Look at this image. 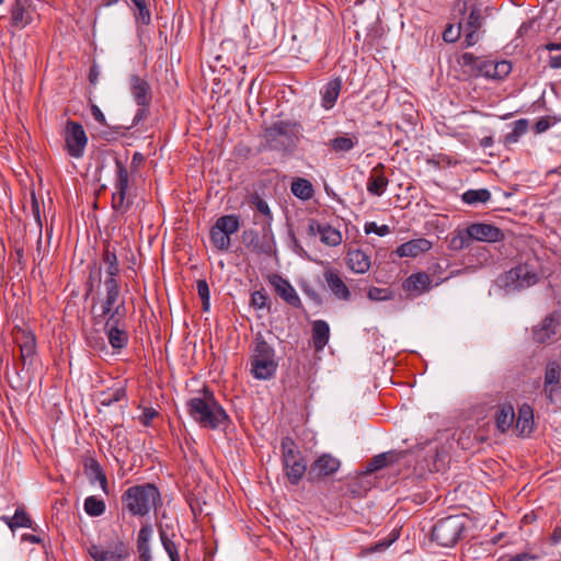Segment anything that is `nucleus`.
<instances>
[{
  "mask_svg": "<svg viewBox=\"0 0 561 561\" xmlns=\"http://www.w3.org/2000/svg\"><path fill=\"white\" fill-rule=\"evenodd\" d=\"M323 224H320L317 219L310 218L308 220L307 233L309 237H316L320 233Z\"/></svg>",
  "mask_w": 561,
  "mask_h": 561,
  "instance_id": "nucleus-61",
  "label": "nucleus"
},
{
  "mask_svg": "<svg viewBox=\"0 0 561 561\" xmlns=\"http://www.w3.org/2000/svg\"><path fill=\"white\" fill-rule=\"evenodd\" d=\"M290 191L294 196L308 201L313 196V187L310 181L297 178L291 182Z\"/></svg>",
  "mask_w": 561,
  "mask_h": 561,
  "instance_id": "nucleus-41",
  "label": "nucleus"
},
{
  "mask_svg": "<svg viewBox=\"0 0 561 561\" xmlns=\"http://www.w3.org/2000/svg\"><path fill=\"white\" fill-rule=\"evenodd\" d=\"M10 30L12 33L21 31L33 23L35 7L32 0H14L9 9Z\"/></svg>",
  "mask_w": 561,
  "mask_h": 561,
  "instance_id": "nucleus-16",
  "label": "nucleus"
},
{
  "mask_svg": "<svg viewBox=\"0 0 561 561\" xmlns=\"http://www.w3.org/2000/svg\"><path fill=\"white\" fill-rule=\"evenodd\" d=\"M130 91L138 106H149L152 95L147 80L138 75H131L129 78Z\"/></svg>",
  "mask_w": 561,
  "mask_h": 561,
  "instance_id": "nucleus-27",
  "label": "nucleus"
},
{
  "mask_svg": "<svg viewBox=\"0 0 561 561\" xmlns=\"http://www.w3.org/2000/svg\"><path fill=\"white\" fill-rule=\"evenodd\" d=\"M270 283L274 287L276 294L288 305L295 308H301V300L294 286L283 276L273 274Z\"/></svg>",
  "mask_w": 561,
  "mask_h": 561,
  "instance_id": "nucleus-20",
  "label": "nucleus"
},
{
  "mask_svg": "<svg viewBox=\"0 0 561 561\" xmlns=\"http://www.w3.org/2000/svg\"><path fill=\"white\" fill-rule=\"evenodd\" d=\"M462 33L465 34V26H462V23L459 20L457 24H448L445 27L443 32V39L446 43H456Z\"/></svg>",
  "mask_w": 561,
  "mask_h": 561,
  "instance_id": "nucleus-50",
  "label": "nucleus"
},
{
  "mask_svg": "<svg viewBox=\"0 0 561 561\" xmlns=\"http://www.w3.org/2000/svg\"><path fill=\"white\" fill-rule=\"evenodd\" d=\"M399 538V531L392 530L387 538L380 540L379 542L370 546L368 548L369 552H381L385 551L388 547H390L397 539Z\"/></svg>",
  "mask_w": 561,
  "mask_h": 561,
  "instance_id": "nucleus-52",
  "label": "nucleus"
},
{
  "mask_svg": "<svg viewBox=\"0 0 561 561\" xmlns=\"http://www.w3.org/2000/svg\"><path fill=\"white\" fill-rule=\"evenodd\" d=\"M102 262L105 265L106 276L104 279L119 280V264L116 255V250L107 244L102 253Z\"/></svg>",
  "mask_w": 561,
  "mask_h": 561,
  "instance_id": "nucleus-33",
  "label": "nucleus"
},
{
  "mask_svg": "<svg viewBox=\"0 0 561 561\" xmlns=\"http://www.w3.org/2000/svg\"><path fill=\"white\" fill-rule=\"evenodd\" d=\"M186 412L202 428L226 431L230 417L216 399L214 392L204 387L199 396L190 398L185 403Z\"/></svg>",
  "mask_w": 561,
  "mask_h": 561,
  "instance_id": "nucleus-1",
  "label": "nucleus"
},
{
  "mask_svg": "<svg viewBox=\"0 0 561 561\" xmlns=\"http://www.w3.org/2000/svg\"><path fill=\"white\" fill-rule=\"evenodd\" d=\"M196 290H197V294L199 296V298L202 299V302H203V309L206 311L209 309V299H210V294H209V286H208V283L206 279H198L197 283H196Z\"/></svg>",
  "mask_w": 561,
  "mask_h": 561,
  "instance_id": "nucleus-53",
  "label": "nucleus"
},
{
  "mask_svg": "<svg viewBox=\"0 0 561 561\" xmlns=\"http://www.w3.org/2000/svg\"><path fill=\"white\" fill-rule=\"evenodd\" d=\"M540 280L536 261L520 263L500 276V286L506 294L522 291L535 286Z\"/></svg>",
  "mask_w": 561,
  "mask_h": 561,
  "instance_id": "nucleus-4",
  "label": "nucleus"
},
{
  "mask_svg": "<svg viewBox=\"0 0 561 561\" xmlns=\"http://www.w3.org/2000/svg\"><path fill=\"white\" fill-rule=\"evenodd\" d=\"M515 417L514 408L512 404H502L495 415L496 428L501 433H505L512 426Z\"/></svg>",
  "mask_w": 561,
  "mask_h": 561,
  "instance_id": "nucleus-37",
  "label": "nucleus"
},
{
  "mask_svg": "<svg viewBox=\"0 0 561 561\" xmlns=\"http://www.w3.org/2000/svg\"><path fill=\"white\" fill-rule=\"evenodd\" d=\"M290 238H291V241H293V250H294V252L296 254H298L302 259H309V255H308L307 251L300 244V242L298 241L296 236L294 233H290Z\"/></svg>",
  "mask_w": 561,
  "mask_h": 561,
  "instance_id": "nucleus-62",
  "label": "nucleus"
},
{
  "mask_svg": "<svg viewBox=\"0 0 561 561\" xmlns=\"http://www.w3.org/2000/svg\"><path fill=\"white\" fill-rule=\"evenodd\" d=\"M561 121L559 116H542L534 125V131L536 134H542L547 131L551 126H554Z\"/></svg>",
  "mask_w": 561,
  "mask_h": 561,
  "instance_id": "nucleus-51",
  "label": "nucleus"
},
{
  "mask_svg": "<svg viewBox=\"0 0 561 561\" xmlns=\"http://www.w3.org/2000/svg\"><path fill=\"white\" fill-rule=\"evenodd\" d=\"M343 87V81L340 77L333 78L328 81L320 90L321 107L325 111L333 108L340 96Z\"/></svg>",
  "mask_w": 561,
  "mask_h": 561,
  "instance_id": "nucleus-28",
  "label": "nucleus"
},
{
  "mask_svg": "<svg viewBox=\"0 0 561 561\" xmlns=\"http://www.w3.org/2000/svg\"><path fill=\"white\" fill-rule=\"evenodd\" d=\"M84 512L91 517H99L104 514L106 504L102 499L90 495L84 500Z\"/></svg>",
  "mask_w": 561,
  "mask_h": 561,
  "instance_id": "nucleus-46",
  "label": "nucleus"
},
{
  "mask_svg": "<svg viewBox=\"0 0 561 561\" xmlns=\"http://www.w3.org/2000/svg\"><path fill=\"white\" fill-rule=\"evenodd\" d=\"M121 500L122 512L131 517H145L152 508L162 505L159 489L156 484L149 482L127 488Z\"/></svg>",
  "mask_w": 561,
  "mask_h": 561,
  "instance_id": "nucleus-3",
  "label": "nucleus"
},
{
  "mask_svg": "<svg viewBox=\"0 0 561 561\" xmlns=\"http://www.w3.org/2000/svg\"><path fill=\"white\" fill-rule=\"evenodd\" d=\"M267 296L262 290H256L251 295V306L256 309H263L266 307Z\"/></svg>",
  "mask_w": 561,
  "mask_h": 561,
  "instance_id": "nucleus-58",
  "label": "nucleus"
},
{
  "mask_svg": "<svg viewBox=\"0 0 561 561\" xmlns=\"http://www.w3.org/2000/svg\"><path fill=\"white\" fill-rule=\"evenodd\" d=\"M31 211H32V215L36 221V225H37V227L39 229V233H41L42 227H43V222H42V218H41V208H39L38 199L34 192L31 193Z\"/></svg>",
  "mask_w": 561,
  "mask_h": 561,
  "instance_id": "nucleus-57",
  "label": "nucleus"
},
{
  "mask_svg": "<svg viewBox=\"0 0 561 561\" xmlns=\"http://www.w3.org/2000/svg\"><path fill=\"white\" fill-rule=\"evenodd\" d=\"M88 145V136L83 126L73 121H67L65 127V148L72 158L83 157Z\"/></svg>",
  "mask_w": 561,
  "mask_h": 561,
  "instance_id": "nucleus-14",
  "label": "nucleus"
},
{
  "mask_svg": "<svg viewBox=\"0 0 561 561\" xmlns=\"http://www.w3.org/2000/svg\"><path fill=\"white\" fill-rule=\"evenodd\" d=\"M364 231L366 234L376 233L383 237L390 233V228L388 225L378 226L375 221H368L364 226Z\"/></svg>",
  "mask_w": 561,
  "mask_h": 561,
  "instance_id": "nucleus-55",
  "label": "nucleus"
},
{
  "mask_svg": "<svg viewBox=\"0 0 561 561\" xmlns=\"http://www.w3.org/2000/svg\"><path fill=\"white\" fill-rule=\"evenodd\" d=\"M402 288L410 296L419 297L432 289V280L425 272H416L405 278Z\"/></svg>",
  "mask_w": 561,
  "mask_h": 561,
  "instance_id": "nucleus-23",
  "label": "nucleus"
},
{
  "mask_svg": "<svg viewBox=\"0 0 561 561\" xmlns=\"http://www.w3.org/2000/svg\"><path fill=\"white\" fill-rule=\"evenodd\" d=\"M311 336L313 346L317 351H321L329 343L330 327L324 320H314L311 328Z\"/></svg>",
  "mask_w": 561,
  "mask_h": 561,
  "instance_id": "nucleus-35",
  "label": "nucleus"
},
{
  "mask_svg": "<svg viewBox=\"0 0 561 561\" xmlns=\"http://www.w3.org/2000/svg\"><path fill=\"white\" fill-rule=\"evenodd\" d=\"M111 347L119 352L125 348L129 341V334L127 329H110L104 330Z\"/></svg>",
  "mask_w": 561,
  "mask_h": 561,
  "instance_id": "nucleus-40",
  "label": "nucleus"
},
{
  "mask_svg": "<svg viewBox=\"0 0 561 561\" xmlns=\"http://www.w3.org/2000/svg\"><path fill=\"white\" fill-rule=\"evenodd\" d=\"M242 239L245 245L255 254L271 256L274 248L273 234L268 236L265 231L263 237L254 229H247L242 232Z\"/></svg>",
  "mask_w": 561,
  "mask_h": 561,
  "instance_id": "nucleus-18",
  "label": "nucleus"
},
{
  "mask_svg": "<svg viewBox=\"0 0 561 561\" xmlns=\"http://www.w3.org/2000/svg\"><path fill=\"white\" fill-rule=\"evenodd\" d=\"M543 390L550 402H553L554 393L561 390V366L557 360H551L546 365Z\"/></svg>",
  "mask_w": 561,
  "mask_h": 561,
  "instance_id": "nucleus-21",
  "label": "nucleus"
},
{
  "mask_svg": "<svg viewBox=\"0 0 561 561\" xmlns=\"http://www.w3.org/2000/svg\"><path fill=\"white\" fill-rule=\"evenodd\" d=\"M468 232L469 227L465 229H456L448 240V248L451 251L468 249L472 243V238Z\"/></svg>",
  "mask_w": 561,
  "mask_h": 561,
  "instance_id": "nucleus-39",
  "label": "nucleus"
},
{
  "mask_svg": "<svg viewBox=\"0 0 561 561\" xmlns=\"http://www.w3.org/2000/svg\"><path fill=\"white\" fill-rule=\"evenodd\" d=\"M158 415V412L153 408H145L140 415V422L145 426H149L152 420Z\"/></svg>",
  "mask_w": 561,
  "mask_h": 561,
  "instance_id": "nucleus-59",
  "label": "nucleus"
},
{
  "mask_svg": "<svg viewBox=\"0 0 561 561\" xmlns=\"http://www.w3.org/2000/svg\"><path fill=\"white\" fill-rule=\"evenodd\" d=\"M283 470L289 483L297 485L305 474L308 476L305 457L293 438L286 436L280 442Z\"/></svg>",
  "mask_w": 561,
  "mask_h": 561,
  "instance_id": "nucleus-9",
  "label": "nucleus"
},
{
  "mask_svg": "<svg viewBox=\"0 0 561 561\" xmlns=\"http://www.w3.org/2000/svg\"><path fill=\"white\" fill-rule=\"evenodd\" d=\"M461 198L463 203L469 205L486 203L491 198V193L486 188L468 190L462 194Z\"/></svg>",
  "mask_w": 561,
  "mask_h": 561,
  "instance_id": "nucleus-48",
  "label": "nucleus"
},
{
  "mask_svg": "<svg viewBox=\"0 0 561 561\" xmlns=\"http://www.w3.org/2000/svg\"><path fill=\"white\" fill-rule=\"evenodd\" d=\"M466 515H450L436 522L432 529V540L442 547H454L467 529Z\"/></svg>",
  "mask_w": 561,
  "mask_h": 561,
  "instance_id": "nucleus-8",
  "label": "nucleus"
},
{
  "mask_svg": "<svg viewBox=\"0 0 561 561\" xmlns=\"http://www.w3.org/2000/svg\"><path fill=\"white\" fill-rule=\"evenodd\" d=\"M319 236L321 242L328 247H337L343 241L341 231L328 224L322 225Z\"/></svg>",
  "mask_w": 561,
  "mask_h": 561,
  "instance_id": "nucleus-43",
  "label": "nucleus"
},
{
  "mask_svg": "<svg viewBox=\"0 0 561 561\" xmlns=\"http://www.w3.org/2000/svg\"><path fill=\"white\" fill-rule=\"evenodd\" d=\"M241 219L239 215L230 214L218 217L209 230L211 245L220 252L229 251L231 236L239 231Z\"/></svg>",
  "mask_w": 561,
  "mask_h": 561,
  "instance_id": "nucleus-10",
  "label": "nucleus"
},
{
  "mask_svg": "<svg viewBox=\"0 0 561 561\" xmlns=\"http://www.w3.org/2000/svg\"><path fill=\"white\" fill-rule=\"evenodd\" d=\"M560 327V312L554 311L547 314L538 324L531 328L533 341L537 344H550L557 341Z\"/></svg>",
  "mask_w": 561,
  "mask_h": 561,
  "instance_id": "nucleus-15",
  "label": "nucleus"
},
{
  "mask_svg": "<svg viewBox=\"0 0 561 561\" xmlns=\"http://www.w3.org/2000/svg\"><path fill=\"white\" fill-rule=\"evenodd\" d=\"M455 10L461 15L465 26V47L474 46L484 34L488 21L493 18L496 8L492 0H457Z\"/></svg>",
  "mask_w": 561,
  "mask_h": 561,
  "instance_id": "nucleus-2",
  "label": "nucleus"
},
{
  "mask_svg": "<svg viewBox=\"0 0 561 561\" xmlns=\"http://www.w3.org/2000/svg\"><path fill=\"white\" fill-rule=\"evenodd\" d=\"M103 287L104 293L100 294L99 297L93 298L92 310L96 304L100 305V313L102 314H107L110 311L115 310V308L118 310L126 309L125 298L122 296L119 280L113 279L112 282L110 279H104Z\"/></svg>",
  "mask_w": 561,
  "mask_h": 561,
  "instance_id": "nucleus-13",
  "label": "nucleus"
},
{
  "mask_svg": "<svg viewBox=\"0 0 561 561\" xmlns=\"http://www.w3.org/2000/svg\"><path fill=\"white\" fill-rule=\"evenodd\" d=\"M538 559V556L531 554L528 552H522L514 557H512L508 561H535Z\"/></svg>",
  "mask_w": 561,
  "mask_h": 561,
  "instance_id": "nucleus-64",
  "label": "nucleus"
},
{
  "mask_svg": "<svg viewBox=\"0 0 561 561\" xmlns=\"http://www.w3.org/2000/svg\"><path fill=\"white\" fill-rule=\"evenodd\" d=\"M389 184L388 178L385 175V165L378 163L370 171L367 180L366 188L367 192L373 196H381Z\"/></svg>",
  "mask_w": 561,
  "mask_h": 561,
  "instance_id": "nucleus-26",
  "label": "nucleus"
},
{
  "mask_svg": "<svg viewBox=\"0 0 561 561\" xmlns=\"http://www.w3.org/2000/svg\"><path fill=\"white\" fill-rule=\"evenodd\" d=\"M15 342L20 347L21 356L24 362L35 355L36 339L32 332L20 330L15 335Z\"/></svg>",
  "mask_w": 561,
  "mask_h": 561,
  "instance_id": "nucleus-34",
  "label": "nucleus"
},
{
  "mask_svg": "<svg viewBox=\"0 0 561 561\" xmlns=\"http://www.w3.org/2000/svg\"><path fill=\"white\" fill-rule=\"evenodd\" d=\"M91 113H92L93 118L99 124H101L102 126H105V127H110L103 112L96 104H91Z\"/></svg>",
  "mask_w": 561,
  "mask_h": 561,
  "instance_id": "nucleus-60",
  "label": "nucleus"
},
{
  "mask_svg": "<svg viewBox=\"0 0 561 561\" xmlns=\"http://www.w3.org/2000/svg\"><path fill=\"white\" fill-rule=\"evenodd\" d=\"M251 204L260 214H262L265 217L264 226H266L268 228V231L271 232L273 215L267 203L259 194H254L251 197Z\"/></svg>",
  "mask_w": 561,
  "mask_h": 561,
  "instance_id": "nucleus-49",
  "label": "nucleus"
},
{
  "mask_svg": "<svg viewBox=\"0 0 561 561\" xmlns=\"http://www.w3.org/2000/svg\"><path fill=\"white\" fill-rule=\"evenodd\" d=\"M304 293L308 298H310L312 301H314L317 305L322 304V298L318 291H316L311 286L305 285L302 287Z\"/></svg>",
  "mask_w": 561,
  "mask_h": 561,
  "instance_id": "nucleus-63",
  "label": "nucleus"
},
{
  "mask_svg": "<svg viewBox=\"0 0 561 561\" xmlns=\"http://www.w3.org/2000/svg\"><path fill=\"white\" fill-rule=\"evenodd\" d=\"M469 227V234L472 238V241H481V242H489V243H495L500 242L504 239L503 231L491 224H484V222H474L468 226Z\"/></svg>",
  "mask_w": 561,
  "mask_h": 561,
  "instance_id": "nucleus-19",
  "label": "nucleus"
},
{
  "mask_svg": "<svg viewBox=\"0 0 561 561\" xmlns=\"http://www.w3.org/2000/svg\"><path fill=\"white\" fill-rule=\"evenodd\" d=\"M152 526L149 524L142 525L139 529L137 537V550L140 561H150V539L152 537Z\"/></svg>",
  "mask_w": 561,
  "mask_h": 561,
  "instance_id": "nucleus-36",
  "label": "nucleus"
},
{
  "mask_svg": "<svg viewBox=\"0 0 561 561\" xmlns=\"http://www.w3.org/2000/svg\"><path fill=\"white\" fill-rule=\"evenodd\" d=\"M126 388L121 386L107 391H103L100 396V403L103 407H110L113 403L119 402L126 399Z\"/></svg>",
  "mask_w": 561,
  "mask_h": 561,
  "instance_id": "nucleus-45",
  "label": "nucleus"
},
{
  "mask_svg": "<svg viewBox=\"0 0 561 561\" xmlns=\"http://www.w3.org/2000/svg\"><path fill=\"white\" fill-rule=\"evenodd\" d=\"M161 545L168 553L170 561H181L179 547L175 542L176 531L172 523L160 524L158 526Z\"/></svg>",
  "mask_w": 561,
  "mask_h": 561,
  "instance_id": "nucleus-22",
  "label": "nucleus"
},
{
  "mask_svg": "<svg viewBox=\"0 0 561 561\" xmlns=\"http://www.w3.org/2000/svg\"><path fill=\"white\" fill-rule=\"evenodd\" d=\"M137 12L135 13V21L137 25H149L151 22V13L147 7V3H144L136 8Z\"/></svg>",
  "mask_w": 561,
  "mask_h": 561,
  "instance_id": "nucleus-54",
  "label": "nucleus"
},
{
  "mask_svg": "<svg viewBox=\"0 0 561 561\" xmlns=\"http://www.w3.org/2000/svg\"><path fill=\"white\" fill-rule=\"evenodd\" d=\"M323 276L329 289L337 299L345 301L351 299V290L337 270L329 268L324 272Z\"/></svg>",
  "mask_w": 561,
  "mask_h": 561,
  "instance_id": "nucleus-25",
  "label": "nucleus"
},
{
  "mask_svg": "<svg viewBox=\"0 0 561 561\" xmlns=\"http://www.w3.org/2000/svg\"><path fill=\"white\" fill-rule=\"evenodd\" d=\"M528 130V121L520 118L514 122L513 130L504 136L503 142L505 146L516 144L519 138Z\"/></svg>",
  "mask_w": 561,
  "mask_h": 561,
  "instance_id": "nucleus-44",
  "label": "nucleus"
},
{
  "mask_svg": "<svg viewBox=\"0 0 561 561\" xmlns=\"http://www.w3.org/2000/svg\"><path fill=\"white\" fill-rule=\"evenodd\" d=\"M357 142L358 140L355 136H339L331 139L329 146L334 152H348L357 145Z\"/></svg>",
  "mask_w": 561,
  "mask_h": 561,
  "instance_id": "nucleus-47",
  "label": "nucleus"
},
{
  "mask_svg": "<svg viewBox=\"0 0 561 561\" xmlns=\"http://www.w3.org/2000/svg\"><path fill=\"white\" fill-rule=\"evenodd\" d=\"M367 297L373 301H382L391 298L388 288L371 287L368 290Z\"/></svg>",
  "mask_w": 561,
  "mask_h": 561,
  "instance_id": "nucleus-56",
  "label": "nucleus"
},
{
  "mask_svg": "<svg viewBox=\"0 0 561 561\" xmlns=\"http://www.w3.org/2000/svg\"><path fill=\"white\" fill-rule=\"evenodd\" d=\"M515 427L522 436H527L533 432L534 410L529 404L524 403L519 407Z\"/></svg>",
  "mask_w": 561,
  "mask_h": 561,
  "instance_id": "nucleus-32",
  "label": "nucleus"
},
{
  "mask_svg": "<svg viewBox=\"0 0 561 561\" xmlns=\"http://www.w3.org/2000/svg\"><path fill=\"white\" fill-rule=\"evenodd\" d=\"M87 551L94 561H122L127 557V551L123 542L116 543L113 550L103 549L101 546L91 543Z\"/></svg>",
  "mask_w": 561,
  "mask_h": 561,
  "instance_id": "nucleus-24",
  "label": "nucleus"
},
{
  "mask_svg": "<svg viewBox=\"0 0 561 561\" xmlns=\"http://www.w3.org/2000/svg\"><path fill=\"white\" fill-rule=\"evenodd\" d=\"M340 466L341 461L337 458L330 454H322L310 465L308 480L314 482L332 476Z\"/></svg>",
  "mask_w": 561,
  "mask_h": 561,
  "instance_id": "nucleus-17",
  "label": "nucleus"
},
{
  "mask_svg": "<svg viewBox=\"0 0 561 561\" xmlns=\"http://www.w3.org/2000/svg\"><path fill=\"white\" fill-rule=\"evenodd\" d=\"M84 472L88 476V479L91 484L99 482L102 491L105 494H108V482L107 478L99 463V461L93 457H88L83 463Z\"/></svg>",
  "mask_w": 561,
  "mask_h": 561,
  "instance_id": "nucleus-30",
  "label": "nucleus"
},
{
  "mask_svg": "<svg viewBox=\"0 0 561 561\" xmlns=\"http://www.w3.org/2000/svg\"><path fill=\"white\" fill-rule=\"evenodd\" d=\"M432 249V242L425 238H417L399 245L396 253L400 257H416Z\"/></svg>",
  "mask_w": 561,
  "mask_h": 561,
  "instance_id": "nucleus-29",
  "label": "nucleus"
},
{
  "mask_svg": "<svg viewBox=\"0 0 561 561\" xmlns=\"http://www.w3.org/2000/svg\"><path fill=\"white\" fill-rule=\"evenodd\" d=\"M300 124L276 121L264 129V138L271 149L291 151L298 142Z\"/></svg>",
  "mask_w": 561,
  "mask_h": 561,
  "instance_id": "nucleus-7",
  "label": "nucleus"
},
{
  "mask_svg": "<svg viewBox=\"0 0 561 561\" xmlns=\"http://www.w3.org/2000/svg\"><path fill=\"white\" fill-rule=\"evenodd\" d=\"M116 179H115V192L112 195V207L115 211L125 214L130 205L133 204L131 198L127 195L129 187V174L125 164L116 159Z\"/></svg>",
  "mask_w": 561,
  "mask_h": 561,
  "instance_id": "nucleus-11",
  "label": "nucleus"
},
{
  "mask_svg": "<svg viewBox=\"0 0 561 561\" xmlns=\"http://www.w3.org/2000/svg\"><path fill=\"white\" fill-rule=\"evenodd\" d=\"M99 318H102L105 320L104 322V330L110 329H127L126 323V309L118 310L115 308V310L110 311L107 314H98Z\"/></svg>",
  "mask_w": 561,
  "mask_h": 561,
  "instance_id": "nucleus-38",
  "label": "nucleus"
},
{
  "mask_svg": "<svg viewBox=\"0 0 561 561\" xmlns=\"http://www.w3.org/2000/svg\"><path fill=\"white\" fill-rule=\"evenodd\" d=\"M402 453L397 451H387L381 453L376 456H374L368 463L366 465L365 469L356 477V482L352 483L350 485V491L360 496L363 492H366L369 490V484L367 485H360L359 490H356L355 486L362 482L363 479H365L367 476H370L371 473L391 465L394 462H398L402 458Z\"/></svg>",
  "mask_w": 561,
  "mask_h": 561,
  "instance_id": "nucleus-12",
  "label": "nucleus"
},
{
  "mask_svg": "<svg viewBox=\"0 0 561 561\" xmlns=\"http://www.w3.org/2000/svg\"><path fill=\"white\" fill-rule=\"evenodd\" d=\"M460 62L472 76L491 80H503L512 71V64L507 60L486 59L472 53H463Z\"/></svg>",
  "mask_w": 561,
  "mask_h": 561,
  "instance_id": "nucleus-6",
  "label": "nucleus"
},
{
  "mask_svg": "<svg viewBox=\"0 0 561 561\" xmlns=\"http://www.w3.org/2000/svg\"><path fill=\"white\" fill-rule=\"evenodd\" d=\"M278 367L275 350L262 334H256L251 355V374L257 380L272 378Z\"/></svg>",
  "mask_w": 561,
  "mask_h": 561,
  "instance_id": "nucleus-5",
  "label": "nucleus"
},
{
  "mask_svg": "<svg viewBox=\"0 0 561 561\" xmlns=\"http://www.w3.org/2000/svg\"><path fill=\"white\" fill-rule=\"evenodd\" d=\"M2 519L5 522V524L11 530H14L20 527H32V519L30 518L25 510L21 507L16 508L13 516H3Z\"/></svg>",
  "mask_w": 561,
  "mask_h": 561,
  "instance_id": "nucleus-42",
  "label": "nucleus"
},
{
  "mask_svg": "<svg viewBox=\"0 0 561 561\" xmlns=\"http://www.w3.org/2000/svg\"><path fill=\"white\" fill-rule=\"evenodd\" d=\"M346 264L351 271L357 274H364L370 268V256L363 250L356 249L348 251Z\"/></svg>",
  "mask_w": 561,
  "mask_h": 561,
  "instance_id": "nucleus-31",
  "label": "nucleus"
}]
</instances>
